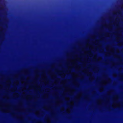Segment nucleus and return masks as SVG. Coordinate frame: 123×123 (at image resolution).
<instances>
[{"label":"nucleus","mask_w":123,"mask_h":123,"mask_svg":"<svg viewBox=\"0 0 123 123\" xmlns=\"http://www.w3.org/2000/svg\"><path fill=\"white\" fill-rule=\"evenodd\" d=\"M119 104L118 103H114L112 105V106L114 107H118L119 106Z\"/></svg>","instance_id":"nucleus-1"}]
</instances>
